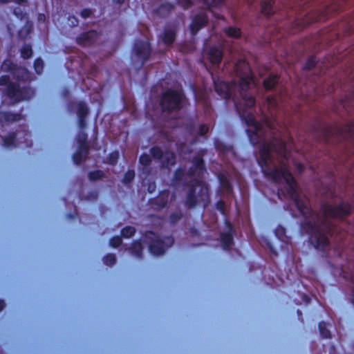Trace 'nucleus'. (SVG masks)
I'll return each instance as SVG.
<instances>
[{
	"label": "nucleus",
	"instance_id": "f257e3e1",
	"mask_svg": "<svg viewBox=\"0 0 354 354\" xmlns=\"http://www.w3.org/2000/svg\"><path fill=\"white\" fill-rule=\"evenodd\" d=\"M272 152H275L279 156L286 157L287 153L286 142L282 139H274L271 142L261 146L259 150V157L257 160L263 176L275 184L281 183L282 179L286 184V192L290 198L293 200L299 196L297 190V183L292 173L286 167L281 169L274 166L270 167L272 162Z\"/></svg>",
	"mask_w": 354,
	"mask_h": 354
},
{
	"label": "nucleus",
	"instance_id": "f03ea898",
	"mask_svg": "<svg viewBox=\"0 0 354 354\" xmlns=\"http://www.w3.org/2000/svg\"><path fill=\"white\" fill-rule=\"evenodd\" d=\"M207 167L205 160L201 155L194 156L191 160V166L186 175L193 178L184 185L187 187L185 205L188 209H194L201 205L204 209L210 203L209 187L203 180Z\"/></svg>",
	"mask_w": 354,
	"mask_h": 354
},
{
	"label": "nucleus",
	"instance_id": "7ed1b4c3",
	"mask_svg": "<svg viewBox=\"0 0 354 354\" xmlns=\"http://www.w3.org/2000/svg\"><path fill=\"white\" fill-rule=\"evenodd\" d=\"M310 131L318 142L326 145H337L342 141L354 140V119L341 127L326 124L317 118L310 125Z\"/></svg>",
	"mask_w": 354,
	"mask_h": 354
},
{
	"label": "nucleus",
	"instance_id": "20e7f679",
	"mask_svg": "<svg viewBox=\"0 0 354 354\" xmlns=\"http://www.w3.org/2000/svg\"><path fill=\"white\" fill-rule=\"evenodd\" d=\"M235 70L239 75V87L241 99L240 102L234 100V106L237 104L241 112L243 109L248 111L256 104L255 98L252 95L246 94L250 85L254 83V75L249 64L245 60H239L235 65Z\"/></svg>",
	"mask_w": 354,
	"mask_h": 354
},
{
	"label": "nucleus",
	"instance_id": "39448f33",
	"mask_svg": "<svg viewBox=\"0 0 354 354\" xmlns=\"http://www.w3.org/2000/svg\"><path fill=\"white\" fill-rule=\"evenodd\" d=\"M236 109L239 113L241 120L244 121L245 124L248 127V129H246V133L248 134L249 141L252 145L255 146L260 143L261 141H263L259 147L260 149L261 146L265 144H268L271 142L274 139L277 138L282 139L286 142L283 138L277 136H273L270 140L266 142V138L263 135L264 131L263 126L256 120L254 114L252 112L244 109L241 112L237 104L236 105Z\"/></svg>",
	"mask_w": 354,
	"mask_h": 354
},
{
	"label": "nucleus",
	"instance_id": "423d86ee",
	"mask_svg": "<svg viewBox=\"0 0 354 354\" xmlns=\"http://www.w3.org/2000/svg\"><path fill=\"white\" fill-rule=\"evenodd\" d=\"M76 106V113L77 116V125L80 131L76 136V140L78 144L77 147L90 149L88 143V135L82 131L86 127V118L89 113V108L84 101H79L75 102L71 100L67 104V109L68 111H73V105Z\"/></svg>",
	"mask_w": 354,
	"mask_h": 354
},
{
	"label": "nucleus",
	"instance_id": "0eeeda50",
	"mask_svg": "<svg viewBox=\"0 0 354 354\" xmlns=\"http://www.w3.org/2000/svg\"><path fill=\"white\" fill-rule=\"evenodd\" d=\"M184 99L185 95L183 91L167 88L160 96V106L163 112H177L183 109Z\"/></svg>",
	"mask_w": 354,
	"mask_h": 354
},
{
	"label": "nucleus",
	"instance_id": "6e6552de",
	"mask_svg": "<svg viewBox=\"0 0 354 354\" xmlns=\"http://www.w3.org/2000/svg\"><path fill=\"white\" fill-rule=\"evenodd\" d=\"M300 227L304 232L309 235V241L316 250L324 251L328 246V238L316 223L310 221H305L301 223Z\"/></svg>",
	"mask_w": 354,
	"mask_h": 354
},
{
	"label": "nucleus",
	"instance_id": "1a4fd4ad",
	"mask_svg": "<svg viewBox=\"0 0 354 354\" xmlns=\"http://www.w3.org/2000/svg\"><path fill=\"white\" fill-rule=\"evenodd\" d=\"M352 209V205L350 203L344 201L339 203L336 205L323 203L320 207L324 217L338 220H343L349 216Z\"/></svg>",
	"mask_w": 354,
	"mask_h": 354
},
{
	"label": "nucleus",
	"instance_id": "9d476101",
	"mask_svg": "<svg viewBox=\"0 0 354 354\" xmlns=\"http://www.w3.org/2000/svg\"><path fill=\"white\" fill-rule=\"evenodd\" d=\"M145 237L148 241L149 250L154 256L164 254L166 249L174 243L172 236H165L164 239H160L152 231L147 232Z\"/></svg>",
	"mask_w": 354,
	"mask_h": 354
},
{
	"label": "nucleus",
	"instance_id": "9b49d317",
	"mask_svg": "<svg viewBox=\"0 0 354 354\" xmlns=\"http://www.w3.org/2000/svg\"><path fill=\"white\" fill-rule=\"evenodd\" d=\"M151 55V46L149 41L137 39L134 41L131 57L133 62L136 59L140 62L137 71H140L145 63L149 59Z\"/></svg>",
	"mask_w": 354,
	"mask_h": 354
},
{
	"label": "nucleus",
	"instance_id": "f8f14e48",
	"mask_svg": "<svg viewBox=\"0 0 354 354\" xmlns=\"http://www.w3.org/2000/svg\"><path fill=\"white\" fill-rule=\"evenodd\" d=\"M208 22L207 15L204 12L195 15L189 24V30L192 35H196L198 32L205 27Z\"/></svg>",
	"mask_w": 354,
	"mask_h": 354
},
{
	"label": "nucleus",
	"instance_id": "ddd939ff",
	"mask_svg": "<svg viewBox=\"0 0 354 354\" xmlns=\"http://www.w3.org/2000/svg\"><path fill=\"white\" fill-rule=\"evenodd\" d=\"M169 198V191H161L158 196L149 200V206L155 210H160L167 206Z\"/></svg>",
	"mask_w": 354,
	"mask_h": 354
},
{
	"label": "nucleus",
	"instance_id": "4468645a",
	"mask_svg": "<svg viewBox=\"0 0 354 354\" xmlns=\"http://www.w3.org/2000/svg\"><path fill=\"white\" fill-rule=\"evenodd\" d=\"M5 95L12 101L19 102L25 99L23 90L17 83H10L6 87Z\"/></svg>",
	"mask_w": 354,
	"mask_h": 354
},
{
	"label": "nucleus",
	"instance_id": "2eb2a0df",
	"mask_svg": "<svg viewBox=\"0 0 354 354\" xmlns=\"http://www.w3.org/2000/svg\"><path fill=\"white\" fill-rule=\"evenodd\" d=\"M98 37V32L95 30L81 33L76 37V43L83 47L91 46L94 44Z\"/></svg>",
	"mask_w": 354,
	"mask_h": 354
},
{
	"label": "nucleus",
	"instance_id": "dca6fc26",
	"mask_svg": "<svg viewBox=\"0 0 354 354\" xmlns=\"http://www.w3.org/2000/svg\"><path fill=\"white\" fill-rule=\"evenodd\" d=\"M207 55L209 62L212 65H219L223 57L222 46H211L209 47Z\"/></svg>",
	"mask_w": 354,
	"mask_h": 354
},
{
	"label": "nucleus",
	"instance_id": "f3484780",
	"mask_svg": "<svg viewBox=\"0 0 354 354\" xmlns=\"http://www.w3.org/2000/svg\"><path fill=\"white\" fill-rule=\"evenodd\" d=\"M214 90L224 100H230L232 97V87L227 82H214Z\"/></svg>",
	"mask_w": 354,
	"mask_h": 354
},
{
	"label": "nucleus",
	"instance_id": "a211bd4d",
	"mask_svg": "<svg viewBox=\"0 0 354 354\" xmlns=\"http://www.w3.org/2000/svg\"><path fill=\"white\" fill-rule=\"evenodd\" d=\"M339 106L348 114L354 112V86L339 100Z\"/></svg>",
	"mask_w": 354,
	"mask_h": 354
},
{
	"label": "nucleus",
	"instance_id": "6ab92c4d",
	"mask_svg": "<svg viewBox=\"0 0 354 354\" xmlns=\"http://www.w3.org/2000/svg\"><path fill=\"white\" fill-rule=\"evenodd\" d=\"M234 227L232 224H229L228 232H223L220 234V239L224 250H230L234 244L233 234Z\"/></svg>",
	"mask_w": 354,
	"mask_h": 354
},
{
	"label": "nucleus",
	"instance_id": "aec40b11",
	"mask_svg": "<svg viewBox=\"0 0 354 354\" xmlns=\"http://www.w3.org/2000/svg\"><path fill=\"white\" fill-rule=\"evenodd\" d=\"M13 77L19 82H29L32 80L31 73L25 67L17 66L12 74Z\"/></svg>",
	"mask_w": 354,
	"mask_h": 354
},
{
	"label": "nucleus",
	"instance_id": "412c9836",
	"mask_svg": "<svg viewBox=\"0 0 354 354\" xmlns=\"http://www.w3.org/2000/svg\"><path fill=\"white\" fill-rule=\"evenodd\" d=\"M23 118L21 113H12L10 111H0V124L12 123L17 122Z\"/></svg>",
	"mask_w": 354,
	"mask_h": 354
},
{
	"label": "nucleus",
	"instance_id": "4be33fe9",
	"mask_svg": "<svg viewBox=\"0 0 354 354\" xmlns=\"http://www.w3.org/2000/svg\"><path fill=\"white\" fill-rule=\"evenodd\" d=\"M274 2L275 0H261V13L264 17L268 18L274 14Z\"/></svg>",
	"mask_w": 354,
	"mask_h": 354
},
{
	"label": "nucleus",
	"instance_id": "5701e85b",
	"mask_svg": "<svg viewBox=\"0 0 354 354\" xmlns=\"http://www.w3.org/2000/svg\"><path fill=\"white\" fill-rule=\"evenodd\" d=\"M293 202L299 212L304 217H307L311 212V209L307 206L300 196L294 198Z\"/></svg>",
	"mask_w": 354,
	"mask_h": 354
},
{
	"label": "nucleus",
	"instance_id": "b1692460",
	"mask_svg": "<svg viewBox=\"0 0 354 354\" xmlns=\"http://www.w3.org/2000/svg\"><path fill=\"white\" fill-rule=\"evenodd\" d=\"M162 159L161 165L162 167L169 168L176 163V156L172 151H166Z\"/></svg>",
	"mask_w": 354,
	"mask_h": 354
},
{
	"label": "nucleus",
	"instance_id": "393cba45",
	"mask_svg": "<svg viewBox=\"0 0 354 354\" xmlns=\"http://www.w3.org/2000/svg\"><path fill=\"white\" fill-rule=\"evenodd\" d=\"M90 149H84L77 147V150L73 153L72 158L75 165H80L84 160L86 159Z\"/></svg>",
	"mask_w": 354,
	"mask_h": 354
},
{
	"label": "nucleus",
	"instance_id": "a878e982",
	"mask_svg": "<svg viewBox=\"0 0 354 354\" xmlns=\"http://www.w3.org/2000/svg\"><path fill=\"white\" fill-rule=\"evenodd\" d=\"M176 38V32L174 30L165 29L162 33V41L166 46H171Z\"/></svg>",
	"mask_w": 354,
	"mask_h": 354
},
{
	"label": "nucleus",
	"instance_id": "bb28decb",
	"mask_svg": "<svg viewBox=\"0 0 354 354\" xmlns=\"http://www.w3.org/2000/svg\"><path fill=\"white\" fill-rule=\"evenodd\" d=\"M218 180L221 187L227 193H232L233 191L232 185L227 178V176L223 174L220 173L218 175Z\"/></svg>",
	"mask_w": 354,
	"mask_h": 354
},
{
	"label": "nucleus",
	"instance_id": "cd10ccee",
	"mask_svg": "<svg viewBox=\"0 0 354 354\" xmlns=\"http://www.w3.org/2000/svg\"><path fill=\"white\" fill-rule=\"evenodd\" d=\"M279 81V76L277 75L270 74L263 82V86L267 91L272 90Z\"/></svg>",
	"mask_w": 354,
	"mask_h": 354
},
{
	"label": "nucleus",
	"instance_id": "c85d7f7f",
	"mask_svg": "<svg viewBox=\"0 0 354 354\" xmlns=\"http://www.w3.org/2000/svg\"><path fill=\"white\" fill-rule=\"evenodd\" d=\"M131 252L137 258L142 257L143 246L140 240H136L131 244Z\"/></svg>",
	"mask_w": 354,
	"mask_h": 354
},
{
	"label": "nucleus",
	"instance_id": "c756f323",
	"mask_svg": "<svg viewBox=\"0 0 354 354\" xmlns=\"http://www.w3.org/2000/svg\"><path fill=\"white\" fill-rule=\"evenodd\" d=\"M225 34L230 38L239 39L241 36V30L239 28L229 26L224 29Z\"/></svg>",
	"mask_w": 354,
	"mask_h": 354
},
{
	"label": "nucleus",
	"instance_id": "7c9ffc66",
	"mask_svg": "<svg viewBox=\"0 0 354 354\" xmlns=\"http://www.w3.org/2000/svg\"><path fill=\"white\" fill-rule=\"evenodd\" d=\"M17 133L10 132L8 135L3 139V146L6 147H12L16 146Z\"/></svg>",
	"mask_w": 354,
	"mask_h": 354
},
{
	"label": "nucleus",
	"instance_id": "2f4dec72",
	"mask_svg": "<svg viewBox=\"0 0 354 354\" xmlns=\"http://www.w3.org/2000/svg\"><path fill=\"white\" fill-rule=\"evenodd\" d=\"M17 66V65L15 64L11 59H6L2 62L1 68L3 71L10 73L12 75Z\"/></svg>",
	"mask_w": 354,
	"mask_h": 354
},
{
	"label": "nucleus",
	"instance_id": "473e14b6",
	"mask_svg": "<svg viewBox=\"0 0 354 354\" xmlns=\"http://www.w3.org/2000/svg\"><path fill=\"white\" fill-rule=\"evenodd\" d=\"M274 235L279 240L283 242H287L288 237L286 236V230L284 227L281 225H278L274 229Z\"/></svg>",
	"mask_w": 354,
	"mask_h": 354
},
{
	"label": "nucleus",
	"instance_id": "72a5a7b5",
	"mask_svg": "<svg viewBox=\"0 0 354 354\" xmlns=\"http://www.w3.org/2000/svg\"><path fill=\"white\" fill-rule=\"evenodd\" d=\"M184 176H185L184 169L180 167L177 168L174 173V176L172 178V183L175 185H179L181 183V182L183 181Z\"/></svg>",
	"mask_w": 354,
	"mask_h": 354
},
{
	"label": "nucleus",
	"instance_id": "f704fd0d",
	"mask_svg": "<svg viewBox=\"0 0 354 354\" xmlns=\"http://www.w3.org/2000/svg\"><path fill=\"white\" fill-rule=\"evenodd\" d=\"M21 57L24 59H27L32 57V46L29 44H26L22 46L21 50Z\"/></svg>",
	"mask_w": 354,
	"mask_h": 354
},
{
	"label": "nucleus",
	"instance_id": "c9c22d12",
	"mask_svg": "<svg viewBox=\"0 0 354 354\" xmlns=\"http://www.w3.org/2000/svg\"><path fill=\"white\" fill-rule=\"evenodd\" d=\"M317 63V60L316 56L311 55L306 61L304 65L303 66L302 69L304 71H310L316 66Z\"/></svg>",
	"mask_w": 354,
	"mask_h": 354
},
{
	"label": "nucleus",
	"instance_id": "e433bc0d",
	"mask_svg": "<svg viewBox=\"0 0 354 354\" xmlns=\"http://www.w3.org/2000/svg\"><path fill=\"white\" fill-rule=\"evenodd\" d=\"M318 328L319 333L323 338L330 339L331 337V333L330 330L327 329L326 323L325 322H320L318 324Z\"/></svg>",
	"mask_w": 354,
	"mask_h": 354
},
{
	"label": "nucleus",
	"instance_id": "4c0bfd02",
	"mask_svg": "<svg viewBox=\"0 0 354 354\" xmlns=\"http://www.w3.org/2000/svg\"><path fill=\"white\" fill-rule=\"evenodd\" d=\"M135 178V171L133 169H128L124 174L122 182L126 185H130Z\"/></svg>",
	"mask_w": 354,
	"mask_h": 354
},
{
	"label": "nucleus",
	"instance_id": "58836bf2",
	"mask_svg": "<svg viewBox=\"0 0 354 354\" xmlns=\"http://www.w3.org/2000/svg\"><path fill=\"white\" fill-rule=\"evenodd\" d=\"M105 176L103 171L97 169L88 172V179L91 181H96L100 180Z\"/></svg>",
	"mask_w": 354,
	"mask_h": 354
},
{
	"label": "nucleus",
	"instance_id": "ea45409f",
	"mask_svg": "<svg viewBox=\"0 0 354 354\" xmlns=\"http://www.w3.org/2000/svg\"><path fill=\"white\" fill-rule=\"evenodd\" d=\"M150 153L151 156L155 160H161L165 153H163L161 148L158 146H153L150 149Z\"/></svg>",
	"mask_w": 354,
	"mask_h": 354
},
{
	"label": "nucleus",
	"instance_id": "a19ab883",
	"mask_svg": "<svg viewBox=\"0 0 354 354\" xmlns=\"http://www.w3.org/2000/svg\"><path fill=\"white\" fill-rule=\"evenodd\" d=\"M136 232V230L133 226H126L121 230V236L123 238H130Z\"/></svg>",
	"mask_w": 354,
	"mask_h": 354
},
{
	"label": "nucleus",
	"instance_id": "79ce46f5",
	"mask_svg": "<svg viewBox=\"0 0 354 354\" xmlns=\"http://www.w3.org/2000/svg\"><path fill=\"white\" fill-rule=\"evenodd\" d=\"M33 67L37 74H41L44 71V62L42 59L40 57L35 59L33 63Z\"/></svg>",
	"mask_w": 354,
	"mask_h": 354
},
{
	"label": "nucleus",
	"instance_id": "37998d69",
	"mask_svg": "<svg viewBox=\"0 0 354 354\" xmlns=\"http://www.w3.org/2000/svg\"><path fill=\"white\" fill-rule=\"evenodd\" d=\"M120 154L118 151H112L107 156V162L112 165H115L119 159Z\"/></svg>",
	"mask_w": 354,
	"mask_h": 354
},
{
	"label": "nucleus",
	"instance_id": "c03bdc74",
	"mask_svg": "<svg viewBox=\"0 0 354 354\" xmlns=\"http://www.w3.org/2000/svg\"><path fill=\"white\" fill-rule=\"evenodd\" d=\"M103 261L106 266H113L116 262L115 255L113 253H109L103 257Z\"/></svg>",
	"mask_w": 354,
	"mask_h": 354
},
{
	"label": "nucleus",
	"instance_id": "a18cd8bd",
	"mask_svg": "<svg viewBox=\"0 0 354 354\" xmlns=\"http://www.w3.org/2000/svg\"><path fill=\"white\" fill-rule=\"evenodd\" d=\"M183 215L180 211L173 212L169 216V221L171 224H176L183 218Z\"/></svg>",
	"mask_w": 354,
	"mask_h": 354
},
{
	"label": "nucleus",
	"instance_id": "49530a36",
	"mask_svg": "<svg viewBox=\"0 0 354 354\" xmlns=\"http://www.w3.org/2000/svg\"><path fill=\"white\" fill-rule=\"evenodd\" d=\"M139 162L143 166H149L151 163V159L149 155L142 153L139 158Z\"/></svg>",
	"mask_w": 354,
	"mask_h": 354
},
{
	"label": "nucleus",
	"instance_id": "de8ad7c7",
	"mask_svg": "<svg viewBox=\"0 0 354 354\" xmlns=\"http://www.w3.org/2000/svg\"><path fill=\"white\" fill-rule=\"evenodd\" d=\"M122 243V238L120 236H115L110 239L109 245L113 248L119 247Z\"/></svg>",
	"mask_w": 354,
	"mask_h": 354
},
{
	"label": "nucleus",
	"instance_id": "09e8293b",
	"mask_svg": "<svg viewBox=\"0 0 354 354\" xmlns=\"http://www.w3.org/2000/svg\"><path fill=\"white\" fill-rule=\"evenodd\" d=\"M24 144L26 147H30L32 146V142L30 139L31 135L30 133L28 130L24 131Z\"/></svg>",
	"mask_w": 354,
	"mask_h": 354
},
{
	"label": "nucleus",
	"instance_id": "8fccbe9b",
	"mask_svg": "<svg viewBox=\"0 0 354 354\" xmlns=\"http://www.w3.org/2000/svg\"><path fill=\"white\" fill-rule=\"evenodd\" d=\"M209 132V127L206 124H201L198 127L197 135L200 136H205Z\"/></svg>",
	"mask_w": 354,
	"mask_h": 354
},
{
	"label": "nucleus",
	"instance_id": "3c124183",
	"mask_svg": "<svg viewBox=\"0 0 354 354\" xmlns=\"http://www.w3.org/2000/svg\"><path fill=\"white\" fill-rule=\"evenodd\" d=\"M12 83L10 82V76L8 75H3L0 76V86H8V84Z\"/></svg>",
	"mask_w": 354,
	"mask_h": 354
},
{
	"label": "nucleus",
	"instance_id": "603ef678",
	"mask_svg": "<svg viewBox=\"0 0 354 354\" xmlns=\"http://www.w3.org/2000/svg\"><path fill=\"white\" fill-rule=\"evenodd\" d=\"M216 208L221 213L224 214L225 210V202L222 200H219L216 203Z\"/></svg>",
	"mask_w": 354,
	"mask_h": 354
},
{
	"label": "nucleus",
	"instance_id": "864d4df0",
	"mask_svg": "<svg viewBox=\"0 0 354 354\" xmlns=\"http://www.w3.org/2000/svg\"><path fill=\"white\" fill-rule=\"evenodd\" d=\"M93 14V11L91 8H84L80 12V16L83 19H86L90 17Z\"/></svg>",
	"mask_w": 354,
	"mask_h": 354
},
{
	"label": "nucleus",
	"instance_id": "5fc2aeb1",
	"mask_svg": "<svg viewBox=\"0 0 354 354\" xmlns=\"http://www.w3.org/2000/svg\"><path fill=\"white\" fill-rule=\"evenodd\" d=\"M265 243H266V245L267 248L269 249L270 252L274 257H277L278 256V252H277V250L272 245V243L269 240H268V239H266L265 241Z\"/></svg>",
	"mask_w": 354,
	"mask_h": 354
},
{
	"label": "nucleus",
	"instance_id": "6e6d98bb",
	"mask_svg": "<svg viewBox=\"0 0 354 354\" xmlns=\"http://www.w3.org/2000/svg\"><path fill=\"white\" fill-rule=\"evenodd\" d=\"M68 21L73 27H75L79 24L78 19L73 15L69 16L68 17Z\"/></svg>",
	"mask_w": 354,
	"mask_h": 354
},
{
	"label": "nucleus",
	"instance_id": "4d7b16f0",
	"mask_svg": "<svg viewBox=\"0 0 354 354\" xmlns=\"http://www.w3.org/2000/svg\"><path fill=\"white\" fill-rule=\"evenodd\" d=\"M295 168L297 169V171L299 173V174H302L303 172H304L305 171V166L303 163L301 162H296L295 165Z\"/></svg>",
	"mask_w": 354,
	"mask_h": 354
},
{
	"label": "nucleus",
	"instance_id": "13d9d810",
	"mask_svg": "<svg viewBox=\"0 0 354 354\" xmlns=\"http://www.w3.org/2000/svg\"><path fill=\"white\" fill-rule=\"evenodd\" d=\"M23 31H24V29H21L19 30V35L20 37H22L23 39L26 38L31 32V27H28L25 29V35L24 36H22V33H23Z\"/></svg>",
	"mask_w": 354,
	"mask_h": 354
},
{
	"label": "nucleus",
	"instance_id": "bf43d9fd",
	"mask_svg": "<svg viewBox=\"0 0 354 354\" xmlns=\"http://www.w3.org/2000/svg\"><path fill=\"white\" fill-rule=\"evenodd\" d=\"M70 94V91L68 88H64L62 91V96L64 98L67 97Z\"/></svg>",
	"mask_w": 354,
	"mask_h": 354
},
{
	"label": "nucleus",
	"instance_id": "052dcab7",
	"mask_svg": "<svg viewBox=\"0 0 354 354\" xmlns=\"http://www.w3.org/2000/svg\"><path fill=\"white\" fill-rule=\"evenodd\" d=\"M156 184L153 183L152 184H149L147 188V190L149 193H153L156 189Z\"/></svg>",
	"mask_w": 354,
	"mask_h": 354
},
{
	"label": "nucleus",
	"instance_id": "680f3d73",
	"mask_svg": "<svg viewBox=\"0 0 354 354\" xmlns=\"http://www.w3.org/2000/svg\"><path fill=\"white\" fill-rule=\"evenodd\" d=\"M297 315H298V319H299V320H301V322H304V320H303V317H302V313H301V311L300 310H299V309H298V310H297Z\"/></svg>",
	"mask_w": 354,
	"mask_h": 354
},
{
	"label": "nucleus",
	"instance_id": "e2e57ef3",
	"mask_svg": "<svg viewBox=\"0 0 354 354\" xmlns=\"http://www.w3.org/2000/svg\"><path fill=\"white\" fill-rule=\"evenodd\" d=\"M14 1L19 5H23L27 3V0H15Z\"/></svg>",
	"mask_w": 354,
	"mask_h": 354
},
{
	"label": "nucleus",
	"instance_id": "0e129e2a",
	"mask_svg": "<svg viewBox=\"0 0 354 354\" xmlns=\"http://www.w3.org/2000/svg\"><path fill=\"white\" fill-rule=\"evenodd\" d=\"M6 304L3 299H0V312L4 308Z\"/></svg>",
	"mask_w": 354,
	"mask_h": 354
},
{
	"label": "nucleus",
	"instance_id": "69168bd1",
	"mask_svg": "<svg viewBox=\"0 0 354 354\" xmlns=\"http://www.w3.org/2000/svg\"><path fill=\"white\" fill-rule=\"evenodd\" d=\"M117 4L121 5L124 2V0H113Z\"/></svg>",
	"mask_w": 354,
	"mask_h": 354
},
{
	"label": "nucleus",
	"instance_id": "338daca9",
	"mask_svg": "<svg viewBox=\"0 0 354 354\" xmlns=\"http://www.w3.org/2000/svg\"><path fill=\"white\" fill-rule=\"evenodd\" d=\"M12 0H0V3H3V4H6V3H8L9 2H11Z\"/></svg>",
	"mask_w": 354,
	"mask_h": 354
},
{
	"label": "nucleus",
	"instance_id": "774afa93",
	"mask_svg": "<svg viewBox=\"0 0 354 354\" xmlns=\"http://www.w3.org/2000/svg\"><path fill=\"white\" fill-rule=\"evenodd\" d=\"M194 129V125L192 124H189L187 125V129L189 131H192Z\"/></svg>",
	"mask_w": 354,
	"mask_h": 354
}]
</instances>
